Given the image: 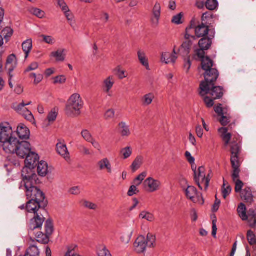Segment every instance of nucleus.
<instances>
[{
  "label": "nucleus",
  "instance_id": "nucleus-13",
  "mask_svg": "<svg viewBox=\"0 0 256 256\" xmlns=\"http://www.w3.org/2000/svg\"><path fill=\"white\" fill-rule=\"evenodd\" d=\"M180 48L177 50H176V47L174 46L172 53L169 52H163L161 55V61L162 62L165 63L166 64H168L170 63L174 64L177 58V54L179 52L180 55L183 56H186V55H183L182 52L184 51L183 50L181 52H180Z\"/></svg>",
  "mask_w": 256,
  "mask_h": 256
},
{
  "label": "nucleus",
  "instance_id": "nucleus-51",
  "mask_svg": "<svg viewBox=\"0 0 256 256\" xmlns=\"http://www.w3.org/2000/svg\"><path fill=\"white\" fill-rule=\"evenodd\" d=\"M12 30L10 28L6 27L2 30L1 36L2 38L4 37V38L6 39L10 38L12 36Z\"/></svg>",
  "mask_w": 256,
  "mask_h": 256
},
{
  "label": "nucleus",
  "instance_id": "nucleus-23",
  "mask_svg": "<svg viewBox=\"0 0 256 256\" xmlns=\"http://www.w3.org/2000/svg\"><path fill=\"white\" fill-rule=\"evenodd\" d=\"M17 134L20 139H28L30 132L28 128L23 124H20L17 128Z\"/></svg>",
  "mask_w": 256,
  "mask_h": 256
},
{
  "label": "nucleus",
  "instance_id": "nucleus-53",
  "mask_svg": "<svg viewBox=\"0 0 256 256\" xmlns=\"http://www.w3.org/2000/svg\"><path fill=\"white\" fill-rule=\"evenodd\" d=\"M203 97V100L205 104L208 108H211L214 106V99L212 96L210 98L208 96L206 95H204V96H202Z\"/></svg>",
  "mask_w": 256,
  "mask_h": 256
},
{
  "label": "nucleus",
  "instance_id": "nucleus-20",
  "mask_svg": "<svg viewBox=\"0 0 256 256\" xmlns=\"http://www.w3.org/2000/svg\"><path fill=\"white\" fill-rule=\"evenodd\" d=\"M240 196L246 202L251 204L254 201V196L250 188L246 187L240 192Z\"/></svg>",
  "mask_w": 256,
  "mask_h": 256
},
{
  "label": "nucleus",
  "instance_id": "nucleus-43",
  "mask_svg": "<svg viewBox=\"0 0 256 256\" xmlns=\"http://www.w3.org/2000/svg\"><path fill=\"white\" fill-rule=\"evenodd\" d=\"M98 256H112L110 251L104 246H100L98 249Z\"/></svg>",
  "mask_w": 256,
  "mask_h": 256
},
{
  "label": "nucleus",
  "instance_id": "nucleus-10",
  "mask_svg": "<svg viewBox=\"0 0 256 256\" xmlns=\"http://www.w3.org/2000/svg\"><path fill=\"white\" fill-rule=\"evenodd\" d=\"M25 166L22 168V176L23 177V171L24 168H27L30 170H27L28 172H26L25 174L26 176H31L32 174H36L32 170L35 166L36 165L39 157L38 154L33 152H29L26 156Z\"/></svg>",
  "mask_w": 256,
  "mask_h": 256
},
{
  "label": "nucleus",
  "instance_id": "nucleus-26",
  "mask_svg": "<svg viewBox=\"0 0 256 256\" xmlns=\"http://www.w3.org/2000/svg\"><path fill=\"white\" fill-rule=\"evenodd\" d=\"M138 58L140 64L145 67L147 70H149L150 68L148 59L146 56L145 52L142 50H138Z\"/></svg>",
  "mask_w": 256,
  "mask_h": 256
},
{
  "label": "nucleus",
  "instance_id": "nucleus-5",
  "mask_svg": "<svg viewBox=\"0 0 256 256\" xmlns=\"http://www.w3.org/2000/svg\"><path fill=\"white\" fill-rule=\"evenodd\" d=\"M234 140L230 144V162L233 169L232 174V178L233 182L240 180L239 174L240 170V162L239 161V156L240 152V142H237Z\"/></svg>",
  "mask_w": 256,
  "mask_h": 256
},
{
  "label": "nucleus",
  "instance_id": "nucleus-36",
  "mask_svg": "<svg viewBox=\"0 0 256 256\" xmlns=\"http://www.w3.org/2000/svg\"><path fill=\"white\" fill-rule=\"evenodd\" d=\"M237 212L239 216L242 220L248 219V214L246 213V207L243 203H240L238 206Z\"/></svg>",
  "mask_w": 256,
  "mask_h": 256
},
{
  "label": "nucleus",
  "instance_id": "nucleus-58",
  "mask_svg": "<svg viewBox=\"0 0 256 256\" xmlns=\"http://www.w3.org/2000/svg\"><path fill=\"white\" fill-rule=\"evenodd\" d=\"M44 226L46 234L50 235L52 234L53 230V226L52 222L50 221L46 220Z\"/></svg>",
  "mask_w": 256,
  "mask_h": 256
},
{
  "label": "nucleus",
  "instance_id": "nucleus-60",
  "mask_svg": "<svg viewBox=\"0 0 256 256\" xmlns=\"http://www.w3.org/2000/svg\"><path fill=\"white\" fill-rule=\"evenodd\" d=\"M204 49H203L202 48H200V49H198L196 50L195 52V57L197 56L198 58L200 59V60L202 61V58H205L204 56L205 52H204ZM196 59H197L196 58H195Z\"/></svg>",
  "mask_w": 256,
  "mask_h": 256
},
{
  "label": "nucleus",
  "instance_id": "nucleus-47",
  "mask_svg": "<svg viewBox=\"0 0 256 256\" xmlns=\"http://www.w3.org/2000/svg\"><path fill=\"white\" fill-rule=\"evenodd\" d=\"M109 14L107 12L104 11H102L98 14V17L97 18H96V20H99L102 22L106 23L109 20Z\"/></svg>",
  "mask_w": 256,
  "mask_h": 256
},
{
  "label": "nucleus",
  "instance_id": "nucleus-1",
  "mask_svg": "<svg viewBox=\"0 0 256 256\" xmlns=\"http://www.w3.org/2000/svg\"><path fill=\"white\" fill-rule=\"evenodd\" d=\"M30 170L26 168L23 171L22 182L25 189L27 198L34 200V201L42 202L44 199L43 192L36 186L38 178L36 174H32L31 176H26L25 173Z\"/></svg>",
  "mask_w": 256,
  "mask_h": 256
},
{
  "label": "nucleus",
  "instance_id": "nucleus-45",
  "mask_svg": "<svg viewBox=\"0 0 256 256\" xmlns=\"http://www.w3.org/2000/svg\"><path fill=\"white\" fill-rule=\"evenodd\" d=\"M114 72H116V74L118 75V78L120 80L126 78L128 76V72L124 70H122L120 66H117L114 70Z\"/></svg>",
  "mask_w": 256,
  "mask_h": 256
},
{
  "label": "nucleus",
  "instance_id": "nucleus-31",
  "mask_svg": "<svg viewBox=\"0 0 256 256\" xmlns=\"http://www.w3.org/2000/svg\"><path fill=\"white\" fill-rule=\"evenodd\" d=\"M22 50L25 54V58H26L32 49V40L28 39L24 41L22 44Z\"/></svg>",
  "mask_w": 256,
  "mask_h": 256
},
{
  "label": "nucleus",
  "instance_id": "nucleus-17",
  "mask_svg": "<svg viewBox=\"0 0 256 256\" xmlns=\"http://www.w3.org/2000/svg\"><path fill=\"white\" fill-rule=\"evenodd\" d=\"M97 167L99 170L106 171L108 174H110L112 172V163L107 158L100 160L97 163Z\"/></svg>",
  "mask_w": 256,
  "mask_h": 256
},
{
  "label": "nucleus",
  "instance_id": "nucleus-41",
  "mask_svg": "<svg viewBox=\"0 0 256 256\" xmlns=\"http://www.w3.org/2000/svg\"><path fill=\"white\" fill-rule=\"evenodd\" d=\"M139 218L140 219H145L150 222H153L154 220V215L146 211L142 212L139 215Z\"/></svg>",
  "mask_w": 256,
  "mask_h": 256
},
{
  "label": "nucleus",
  "instance_id": "nucleus-29",
  "mask_svg": "<svg viewBox=\"0 0 256 256\" xmlns=\"http://www.w3.org/2000/svg\"><path fill=\"white\" fill-rule=\"evenodd\" d=\"M154 98V95L152 92L144 94L141 99L142 104L144 106H148L152 102Z\"/></svg>",
  "mask_w": 256,
  "mask_h": 256
},
{
  "label": "nucleus",
  "instance_id": "nucleus-16",
  "mask_svg": "<svg viewBox=\"0 0 256 256\" xmlns=\"http://www.w3.org/2000/svg\"><path fill=\"white\" fill-rule=\"evenodd\" d=\"M115 83V78L114 76H109L105 78L102 84V88L104 93L108 96H112V92L111 90L113 88Z\"/></svg>",
  "mask_w": 256,
  "mask_h": 256
},
{
  "label": "nucleus",
  "instance_id": "nucleus-64",
  "mask_svg": "<svg viewBox=\"0 0 256 256\" xmlns=\"http://www.w3.org/2000/svg\"><path fill=\"white\" fill-rule=\"evenodd\" d=\"M69 192L71 194L78 195L80 194V190L78 186H74L70 189Z\"/></svg>",
  "mask_w": 256,
  "mask_h": 256
},
{
  "label": "nucleus",
  "instance_id": "nucleus-61",
  "mask_svg": "<svg viewBox=\"0 0 256 256\" xmlns=\"http://www.w3.org/2000/svg\"><path fill=\"white\" fill-rule=\"evenodd\" d=\"M80 152L84 155H90L92 152L89 148L84 145H80L78 147Z\"/></svg>",
  "mask_w": 256,
  "mask_h": 256
},
{
  "label": "nucleus",
  "instance_id": "nucleus-3",
  "mask_svg": "<svg viewBox=\"0 0 256 256\" xmlns=\"http://www.w3.org/2000/svg\"><path fill=\"white\" fill-rule=\"evenodd\" d=\"M41 202L34 201L30 200L26 206V211L29 213H33L34 216L32 218L28 224L29 234H31L34 230L40 228L44 222V218L42 214L38 212Z\"/></svg>",
  "mask_w": 256,
  "mask_h": 256
},
{
  "label": "nucleus",
  "instance_id": "nucleus-34",
  "mask_svg": "<svg viewBox=\"0 0 256 256\" xmlns=\"http://www.w3.org/2000/svg\"><path fill=\"white\" fill-rule=\"evenodd\" d=\"M133 233L134 230L132 228L129 230L128 232H122L120 236L121 242L124 244H128Z\"/></svg>",
  "mask_w": 256,
  "mask_h": 256
},
{
  "label": "nucleus",
  "instance_id": "nucleus-55",
  "mask_svg": "<svg viewBox=\"0 0 256 256\" xmlns=\"http://www.w3.org/2000/svg\"><path fill=\"white\" fill-rule=\"evenodd\" d=\"M115 112L114 109L108 110L104 114V118L106 120H108L113 119L114 117Z\"/></svg>",
  "mask_w": 256,
  "mask_h": 256
},
{
  "label": "nucleus",
  "instance_id": "nucleus-25",
  "mask_svg": "<svg viewBox=\"0 0 256 256\" xmlns=\"http://www.w3.org/2000/svg\"><path fill=\"white\" fill-rule=\"evenodd\" d=\"M66 51L64 49L60 48L51 52L50 56L54 58L56 62H63L66 58Z\"/></svg>",
  "mask_w": 256,
  "mask_h": 256
},
{
  "label": "nucleus",
  "instance_id": "nucleus-27",
  "mask_svg": "<svg viewBox=\"0 0 256 256\" xmlns=\"http://www.w3.org/2000/svg\"><path fill=\"white\" fill-rule=\"evenodd\" d=\"M118 130L120 135L123 137H128L130 135L129 126L125 122H122L118 124Z\"/></svg>",
  "mask_w": 256,
  "mask_h": 256
},
{
  "label": "nucleus",
  "instance_id": "nucleus-38",
  "mask_svg": "<svg viewBox=\"0 0 256 256\" xmlns=\"http://www.w3.org/2000/svg\"><path fill=\"white\" fill-rule=\"evenodd\" d=\"M212 41L210 38H204L200 39L198 42V45L200 48H202L206 50H208L210 46Z\"/></svg>",
  "mask_w": 256,
  "mask_h": 256
},
{
  "label": "nucleus",
  "instance_id": "nucleus-48",
  "mask_svg": "<svg viewBox=\"0 0 256 256\" xmlns=\"http://www.w3.org/2000/svg\"><path fill=\"white\" fill-rule=\"evenodd\" d=\"M218 6L216 0H208L206 2V6L209 10H215Z\"/></svg>",
  "mask_w": 256,
  "mask_h": 256
},
{
  "label": "nucleus",
  "instance_id": "nucleus-37",
  "mask_svg": "<svg viewBox=\"0 0 256 256\" xmlns=\"http://www.w3.org/2000/svg\"><path fill=\"white\" fill-rule=\"evenodd\" d=\"M146 239V246L150 248H154L156 246V238L152 234L148 233Z\"/></svg>",
  "mask_w": 256,
  "mask_h": 256
},
{
  "label": "nucleus",
  "instance_id": "nucleus-33",
  "mask_svg": "<svg viewBox=\"0 0 256 256\" xmlns=\"http://www.w3.org/2000/svg\"><path fill=\"white\" fill-rule=\"evenodd\" d=\"M144 162V158L141 156H138L132 162L130 168L133 172H135L142 165Z\"/></svg>",
  "mask_w": 256,
  "mask_h": 256
},
{
  "label": "nucleus",
  "instance_id": "nucleus-52",
  "mask_svg": "<svg viewBox=\"0 0 256 256\" xmlns=\"http://www.w3.org/2000/svg\"><path fill=\"white\" fill-rule=\"evenodd\" d=\"M43 41L49 44H54L56 42V40L52 36L42 34L41 36Z\"/></svg>",
  "mask_w": 256,
  "mask_h": 256
},
{
  "label": "nucleus",
  "instance_id": "nucleus-49",
  "mask_svg": "<svg viewBox=\"0 0 256 256\" xmlns=\"http://www.w3.org/2000/svg\"><path fill=\"white\" fill-rule=\"evenodd\" d=\"M81 136L88 142H90L94 138L92 134L87 130H83L81 132Z\"/></svg>",
  "mask_w": 256,
  "mask_h": 256
},
{
  "label": "nucleus",
  "instance_id": "nucleus-28",
  "mask_svg": "<svg viewBox=\"0 0 256 256\" xmlns=\"http://www.w3.org/2000/svg\"><path fill=\"white\" fill-rule=\"evenodd\" d=\"M37 172L39 176H45L48 173V165L44 161H40L38 166Z\"/></svg>",
  "mask_w": 256,
  "mask_h": 256
},
{
  "label": "nucleus",
  "instance_id": "nucleus-63",
  "mask_svg": "<svg viewBox=\"0 0 256 256\" xmlns=\"http://www.w3.org/2000/svg\"><path fill=\"white\" fill-rule=\"evenodd\" d=\"M66 78L64 76H60L54 78V84H62L66 82Z\"/></svg>",
  "mask_w": 256,
  "mask_h": 256
},
{
  "label": "nucleus",
  "instance_id": "nucleus-30",
  "mask_svg": "<svg viewBox=\"0 0 256 256\" xmlns=\"http://www.w3.org/2000/svg\"><path fill=\"white\" fill-rule=\"evenodd\" d=\"M228 129L225 128H222L218 129V132L220 134L224 142L225 146H228L230 142L231 138V134L230 133L228 132Z\"/></svg>",
  "mask_w": 256,
  "mask_h": 256
},
{
  "label": "nucleus",
  "instance_id": "nucleus-9",
  "mask_svg": "<svg viewBox=\"0 0 256 256\" xmlns=\"http://www.w3.org/2000/svg\"><path fill=\"white\" fill-rule=\"evenodd\" d=\"M12 134V128L9 124H0V142L3 144L2 148L5 152L6 144H12L16 138L13 137Z\"/></svg>",
  "mask_w": 256,
  "mask_h": 256
},
{
  "label": "nucleus",
  "instance_id": "nucleus-46",
  "mask_svg": "<svg viewBox=\"0 0 256 256\" xmlns=\"http://www.w3.org/2000/svg\"><path fill=\"white\" fill-rule=\"evenodd\" d=\"M30 102H29L27 104H24L22 102L20 104H18L14 106V108L18 114H23V112H24L25 110L27 109L26 108H25V106L30 104Z\"/></svg>",
  "mask_w": 256,
  "mask_h": 256
},
{
  "label": "nucleus",
  "instance_id": "nucleus-4",
  "mask_svg": "<svg viewBox=\"0 0 256 256\" xmlns=\"http://www.w3.org/2000/svg\"><path fill=\"white\" fill-rule=\"evenodd\" d=\"M84 102L78 94H72L68 100L65 108L66 114L70 118H76L81 114Z\"/></svg>",
  "mask_w": 256,
  "mask_h": 256
},
{
  "label": "nucleus",
  "instance_id": "nucleus-22",
  "mask_svg": "<svg viewBox=\"0 0 256 256\" xmlns=\"http://www.w3.org/2000/svg\"><path fill=\"white\" fill-rule=\"evenodd\" d=\"M247 240L249 244L252 246V256H256V235L251 230L247 232Z\"/></svg>",
  "mask_w": 256,
  "mask_h": 256
},
{
  "label": "nucleus",
  "instance_id": "nucleus-21",
  "mask_svg": "<svg viewBox=\"0 0 256 256\" xmlns=\"http://www.w3.org/2000/svg\"><path fill=\"white\" fill-rule=\"evenodd\" d=\"M56 152L58 154L61 156L66 160H70V154L68 152L66 145L62 142H58L56 144Z\"/></svg>",
  "mask_w": 256,
  "mask_h": 256
},
{
  "label": "nucleus",
  "instance_id": "nucleus-40",
  "mask_svg": "<svg viewBox=\"0 0 256 256\" xmlns=\"http://www.w3.org/2000/svg\"><path fill=\"white\" fill-rule=\"evenodd\" d=\"M80 203L84 208L90 210H96L98 206L96 204L93 203L87 200H83L80 202Z\"/></svg>",
  "mask_w": 256,
  "mask_h": 256
},
{
  "label": "nucleus",
  "instance_id": "nucleus-18",
  "mask_svg": "<svg viewBox=\"0 0 256 256\" xmlns=\"http://www.w3.org/2000/svg\"><path fill=\"white\" fill-rule=\"evenodd\" d=\"M161 14V6L159 3L156 2L154 6L151 17V22L154 26H157Z\"/></svg>",
  "mask_w": 256,
  "mask_h": 256
},
{
  "label": "nucleus",
  "instance_id": "nucleus-35",
  "mask_svg": "<svg viewBox=\"0 0 256 256\" xmlns=\"http://www.w3.org/2000/svg\"><path fill=\"white\" fill-rule=\"evenodd\" d=\"M40 251L38 247L35 245L29 246L24 256H40Z\"/></svg>",
  "mask_w": 256,
  "mask_h": 256
},
{
  "label": "nucleus",
  "instance_id": "nucleus-24",
  "mask_svg": "<svg viewBox=\"0 0 256 256\" xmlns=\"http://www.w3.org/2000/svg\"><path fill=\"white\" fill-rule=\"evenodd\" d=\"M249 226L252 228H256V210L250 209L248 212V219Z\"/></svg>",
  "mask_w": 256,
  "mask_h": 256
},
{
  "label": "nucleus",
  "instance_id": "nucleus-19",
  "mask_svg": "<svg viewBox=\"0 0 256 256\" xmlns=\"http://www.w3.org/2000/svg\"><path fill=\"white\" fill-rule=\"evenodd\" d=\"M16 66L17 60L16 56L14 54L10 55L7 58L6 64V68L9 74L13 72Z\"/></svg>",
  "mask_w": 256,
  "mask_h": 256
},
{
  "label": "nucleus",
  "instance_id": "nucleus-6",
  "mask_svg": "<svg viewBox=\"0 0 256 256\" xmlns=\"http://www.w3.org/2000/svg\"><path fill=\"white\" fill-rule=\"evenodd\" d=\"M6 153H16L22 158L31 152L30 145L26 141L20 142L16 138L14 140L12 144H7L5 146Z\"/></svg>",
  "mask_w": 256,
  "mask_h": 256
},
{
  "label": "nucleus",
  "instance_id": "nucleus-50",
  "mask_svg": "<svg viewBox=\"0 0 256 256\" xmlns=\"http://www.w3.org/2000/svg\"><path fill=\"white\" fill-rule=\"evenodd\" d=\"M146 172H143L139 174L134 180V184L138 186L140 184L144 178L146 176Z\"/></svg>",
  "mask_w": 256,
  "mask_h": 256
},
{
  "label": "nucleus",
  "instance_id": "nucleus-56",
  "mask_svg": "<svg viewBox=\"0 0 256 256\" xmlns=\"http://www.w3.org/2000/svg\"><path fill=\"white\" fill-rule=\"evenodd\" d=\"M30 12L32 14L38 18H42L44 16V12L37 8H32L31 9Z\"/></svg>",
  "mask_w": 256,
  "mask_h": 256
},
{
  "label": "nucleus",
  "instance_id": "nucleus-59",
  "mask_svg": "<svg viewBox=\"0 0 256 256\" xmlns=\"http://www.w3.org/2000/svg\"><path fill=\"white\" fill-rule=\"evenodd\" d=\"M235 184L234 190L236 192H240L242 188L244 186V183L240 180H237L234 182Z\"/></svg>",
  "mask_w": 256,
  "mask_h": 256
},
{
  "label": "nucleus",
  "instance_id": "nucleus-15",
  "mask_svg": "<svg viewBox=\"0 0 256 256\" xmlns=\"http://www.w3.org/2000/svg\"><path fill=\"white\" fill-rule=\"evenodd\" d=\"M147 190L152 192L159 190L160 188L161 182L158 180H155L152 177L147 178L144 182Z\"/></svg>",
  "mask_w": 256,
  "mask_h": 256
},
{
  "label": "nucleus",
  "instance_id": "nucleus-44",
  "mask_svg": "<svg viewBox=\"0 0 256 256\" xmlns=\"http://www.w3.org/2000/svg\"><path fill=\"white\" fill-rule=\"evenodd\" d=\"M232 191V188L230 186L226 184V182L224 180V184L222 189V196L224 198H226L228 196Z\"/></svg>",
  "mask_w": 256,
  "mask_h": 256
},
{
  "label": "nucleus",
  "instance_id": "nucleus-14",
  "mask_svg": "<svg viewBox=\"0 0 256 256\" xmlns=\"http://www.w3.org/2000/svg\"><path fill=\"white\" fill-rule=\"evenodd\" d=\"M133 247L134 250L137 254L144 252L146 248V238L143 236H138L135 240Z\"/></svg>",
  "mask_w": 256,
  "mask_h": 256
},
{
  "label": "nucleus",
  "instance_id": "nucleus-11",
  "mask_svg": "<svg viewBox=\"0 0 256 256\" xmlns=\"http://www.w3.org/2000/svg\"><path fill=\"white\" fill-rule=\"evenodd\" d=\"M204 168L203 166L200 167L198 172L194 171L195 180L200 190L203 188L206 190L208 186L210 179L206 178L204 174Z\"/></svg>",
  "mask_w": 256,
  "mask_h": 256
},
{
  "label": "nucleus",
  "instance_id": "nucleus-32",
  "mask_svg": "<svg viewBox=\"0 0 256 256\" xmlns=\"http://www.w3.org/2000/svg\"><path fill=\"white\" fill-rule=\"evenodd\" d=\"M132 152V148L130 146H127L121 148L120 151V156L122 159L126 160L130 157Z\"/></svg>",
  "mask_w": 256,
  "mask_h": 256
},
{
  "label": "nucleus",
  "instance_id": "nucleus-7",
  "mask_svg": "<svg viewBox=\"0 0 256 256\" xmlns=\"http://www.w3.org/2000/svg\"><path fill=\"white\" fill-rule=\"evenodd\" d=\"M216 80L206 81L200 82V94L201 96L210 94L214 99H219L223 96V89L220 86H214V82Z\"/></svg>",
  "mask_w": 256,
  "mask_h": 256
},
{
  "label": "nucleus",
  "instance_id": "nucleus-12",
  "mask_svg": "<svg viewBox=\"0 0 256 256\" xmlns=\"http://www.w3.org/2000/svg\"><path fill=\"white\" fill-rule=\"evenodd\" d=\"M186 198L190 200L192 202L200 204L204 202L203 198L200 192H198L196 188L192 186H188L185 190Z\"/></svg>",
  "mask_w": 256,
  "mask_h": 256
},
{
  "label": "nucleus",
  "instance_id": "nucleus-2",
  "mask_svg": "<svg viewBox=\"0 0 256 256\" xmlns=\"http://www.w3.org/2000/svg\"><path fill=\"white\" fill-rule=\"evenodd\" d=\"M192 29H194L196 36L198 38L204 37L206 36L209 30L208 26L204 24L203 22L196 26L195 24V21L194 20H192L190 27L187 28L186 30L185 38L186 41L182 44L180 50V52L184 50V51L182 52L183 55H188L189 54L190 47L192 44L191 42L196 40L195 36L190 34Z\"/></svg>",
  "mask_w": 256,
  "mask_h": 256
},
{
  "label": "nucleus",
  "instance_id": "nucleus-42",
  "mask_svg": "<svg viewBox=\"0 0 256 256\" xmlns=\"http://www.w3.org/2000/svg\"><path fill=\"white\" fill-rule=\"evenodd\" d=\"M62 12H64V16L66 17L70 25L72 28H74V16L72 14V13L70 12L68 8L66 11L63 10Z\"/></svg>",
  "mask_w": 256,
  "mask_h": 256
},
{
  "label": "nucleus",
  "instance_id": "nucleus-54",
  "mask_svg": "<svg viewBox=\"0 0 256 256\" xmlns=\"http://www.w3.org/2000/svg\"><path fill=\"white\" fill-rule=\"evenodd\" d=\"M20 114L23 116L28 120L32 122H33L34 121V117L32 113L28 109L25 110L24 112H23V114Z\"/></svg>",
  "mask_w": 256,
  "mask_h": 256
},
{
  "label": "nucleus",
  "instance_id": "nucleus-62",
  "mask_svg": "<svg viewBox=\"0 0 256 256\" xmlns=\"http://www.w3.org/2000/svg\"><path fill=\"white\" fill-rule=\"evenodd\" d=\"M47 234H44L41 232H37L36 238L38 242H45L47 240Z\"/></svg>",
  "mask_w": 256,
  "mask_h": 256
},
{
  "label": "nucleus",
  "instance_id": "nucleus-39",
  "mask_svg": "<svg viewBox=\"0 0 256 256\" xmlns=\"http://www.w3.org/2000/svg\"><path fill=\"white\" fill-rule=\"evenodd\" d=\"M58 110L56 108L52 109L49 112L46 119V121H48V124H50L55 121L58 116Z\"/></svg>",
  "mask_w": 256,
  "mask_h": 256
},
{
  "label": "nucleus",
  "instance_id": "nucleus-8",
  "mask_svg": "<svg viewBox=\"0 0 256 256\" xmlns=\"http://www.w3.org/2000/svg\"><path fill=\"white\" fill-rule=\"evenodd\" d=\"M201 66L202 69L205 71L204 74V80L207 82L216 80L218 76V72L216 68H213L214 64L212 60L206 56L202 60Z\"/></svg>",
  "mask_w": 256,
  "mask_h": 256
},
{
  "label": "nucleus",
  "instance_id": "nucleus-57",
  "mask_svg": "<svg viewBox=\"0 0 256 256\" xmlns=\"http://www.w3.org/2000/svg\"><path fill=\"white\" fill-rule=\"evenodd\" d=\"M182 14L180 13L176 16H174L172 20V22L176 24H182Z\"/></svg>",
  "mask_w": 256,
  "mask_h": 256
}]
</instances>
